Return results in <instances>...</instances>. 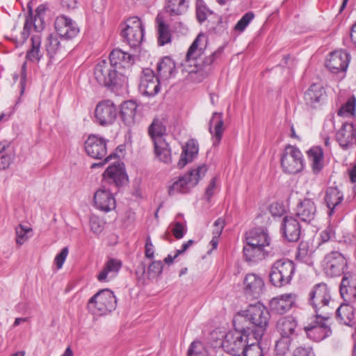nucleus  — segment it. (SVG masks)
I'll list each match as a JSON object with an SVG mask.
<instances>
[{
    "label": "nucleus",
    "mask_w": 356,
    "mask_h": 356,
    "mask_svg": "<svg viewBox=\"0 0 356 356\" xmlns=\"http://www.w3.org/2000/svg\"><path fill=\"white\" fill-rule=\"evenodd\" d=\"M270 313L260 302L250 305L247 309L242 311L234 319V327L248 330L254 340H261L267 328Z\"/></svg>",
    "instance_id": "f257e3e1"
},
{
    "label": "nucleus",
    "mask_w": 356,
    "mask_h": 356,
    "mask_svg": "<svg viewBox=\"0 0 356 356\" xmlns=\"http://www.w3.org/2000/svg\"><path fill=\"white\" fill-rule=\"evenodd\" d=\"M94 76L99 85L112 90L127 87L128 76L118 71L111 62L105 60L99 61L94 69Z\"/></svg>",
    "instance_id": "f03ea898"
},
{
    "label": "nucleus",
    "mask_w": 356,
    "mask_h": 356,
    "mask_svg": "<svg viewBox=\"0 0 356 356\" xmlns=\"http://www.w3.org/2000/svg\"><path fill=\"white\" fill-rule=\"evenodd\" d=\"M252 338L248 330L238 329L235 327L234 330L228 332L222 342L223 350L233 356H241L246 346Z\"/></svg>",
    "instance_id": "7ed1b4c3"
},
{
    "label": "nucleus",
    "mask_w": 356,
    "mask_h": 356,
    "mask_svg": "<svg viewBox=\"0 0 356 356\" xmlns=\"http://www.w3.org/2000/svg\"><path fill=\"white\" fill-rule=\"evenodd\" d=\"M117 299L113 292L105 289L95 293L88 302V311L95 315H104L115 309Z\"/></svg>",
    "instance_id": "20e7f679"
},
{
    "label": "nucleus",
    "mask_w": 356,
    "mask_h": 356,
    "mask_svg": "<svg viewBox=\"0 0 356 356\" xmlns=\"http://www.w3.org/2000/svg\"><path fill=\"white\" fill-rule=\"evenodd\" d=\"M330 290L324 282L315 284L309 293L308 302L314 309L316 314L330 315Z\"/></svg>",
    "instance_id": "39448f33"
},
{
    "label": "nucleus",
    "mask_w": 356,
    "mask_h": 356,
    "mask_svg": "<svg viewBox=\"0 0 356 356\" xmlns=\"http://www.w3.org/2000/svg\"><path fill=\"white\" fill-rule=\"evenodd\" d=\"M294 263L288 259L276 261L271 267L270 281L276 287H281L290 283L295 273Z\"/></svg>",
    "instance_id": "423d86ee"
},
{
    "label": "nucleus",
    "mask_w": 356,
    "mask_h": 356,
    "mask_svg": "<svg viewBox=\"0 0 356 356\" xmlns=\"http://www.w3.org/2000/svg\"><path fill=\"white\" fill-rule=\"evenodd\" d=\"M315 320L305 327L307 336L314 341H321L332 334L329 325L330 315L316 314Z\"/></svg>",
    "instance_id": "0eeeda50"
},
{
    "label": "nucleus",
    "mask_w": 356,
    "mask_h": 356,
    "mask_svg": "<svg viewBox=\"0 0 356 356\" xmlns=\"http://www.w3.org/2000/svg\"><path fill=\"white\" fill-rule=\"evenodd\" d=\"M282 170L287 174H296L304 167L302 154L297 147L287 145L281 157Z\"/></svg>",
    "instance_id": "6e6552de"
},
{
    "label": "nucleus",
    "mask_w": 356,
    "mask_h": 356,
    "mask_svg": "<svg viewBox=\"0 0 356 356\" xmlns=\"http://www.w3.org/2000/svg\"><path fill=\"white\" fill-rule=\"evenodd\" d=\"M122 36L130 47H138L144 38V26L140 19L136 16L129 17L122 30Z\"/></svg>",
    "instance_id": "1a4fd4ad"
},
{
    "label": "nucleus",
    "mask_w": 356,
    "mask_h": 356,
    "mask_svg": "<svg viewBox=\"0 0 356 356\" xmlns=\"http://www.w3.org/2000/svg\"><path fill=\"white\" fill-rule=\"evenodd\" d=\"M347 266V259L338 251H332L327 254L323 260L324 270L331 277L343 274Z\"/></svg>",
    "instance_id": "9d476101"
},
{
    "label": "nucleus",
    "mask_w": 356,
    "mask_h": 356,
    "mask_svg": "<svg viewBox=\"0 0 356 356\" xmlns=\"http://www.w3.org/2000/svg\"><path fill=\"white\" fill-rule=\"evenodd\" d=\"M118 115V108L109 99L99 102L95 111L96 122L101 126L112 124Z\"/></svg>",
    "instance_id": "9b49d317"
},
{
    "label": "nucleus",
    "mask_w": 356,
    "mask_h": 356,
    "mask_svg": "<svg viewBox=\"0 0 356 356\" xmlns=\"http://www.w3.org/2000/svg\"><path fill=\"white\" fill-rule=\"evenodd\" d=\"M159 78L155 76L154 72L145 68L143 70L139 84L140 92L148 97L156 95L160 90Z\"/></svg>",
    "instance_id": "f8f14e48"
},
{
    "label": "nucleus",
    "mask_w": 356,
    "mask_h": 356,
    "mask_svg": "<svg viewBox=\"0 0 356 356\" xmlns=\"http://www.w3.org/2000/svg\"><path fill=\"white\" fill-rule=\"evenodd\" d=\"M86 154L91 158L102 159L107 154L106 140L96 134H90L85 141Z\"/></svg>",
    "instance_id": "ddd939ff"
},
{
    "label": "nucleus",
    "mask_w": 356,
    "mask_h": 356,
    "mask_svg": "<svg viewBox=\"0 0 356 356\" xmlns=\"http://www.w3.org/2000/svg\"><path fill=\"white\" fill-rule=\"evenodd\" d=\"M109 60L118 71L125 73L127 76L129 75L130 68L135 62L134 56L120 49H115L111 52Z\"/></svg>",
    "instance_id": "4468645a"
},
{
    "label": "nucleus",
    "mask_w": 356,
    "mask_h": 356,
    "mask_svg": "<svg viewBox=\"0 0 356 356\" xmlns=\"http://www.w3.org/2000/svg\"><path fill=\"white\" fill-rule=\"evenodd\" d=\"M296 215L300 220L307 223L314 221L317 215V208L312 199L305 197L299 200L296 209Z\"/></svg>",
    "instance_id": "2eb2a0df"
},
{
    "label": "nucleus",
    "mask_w": 356,
    "mask_h": 356,
    "mask_svg": "<svg viewBox=\"0 0 356 356\" xmlns=\"http://www.w3.org/2000/svg\"><path fill=\"white\" fill-rule=\"evenodd\" d=\"M339 292L345 302L356 305V274L348 273L343 275Z\"/></svg>",
    "instance_id": "dca6fc26"
},
{
    "label": "nucleus",
    "mask_w": 356,
    "mask_h": 356,
    "mask_svg": "<svg viewBox=\"0 0 356 356\" xmlns=\"http://www.w3.org/2000/svg\"><path fill=\"white\" fill-rule=\"evenodd\" d=\"M207 170V165L203 164L179 177V179L181 180L184 193H188L191 188L195 187L199 181L204 177Z\"/></svg>",
    "instance_id": "f3484780"
},
{
    "label": "nucleus",
    "mask_w": 356,
    "mask_h": 356,
    "mask_svg": "<svg viewBox=\"0 0 356 356\" xmlns=\"http://www.w3.org/2000/svg\"><path fill=\"white\" fill-rule=\"evenodd\" d=\"M54 26L57 33L66 39L74 38L79 32L76 22L63 15L57 17Z\"/></svg>",
    "instance_id": "a211bd4d"
},
{
    "label": "nucleus",
    "mask_w": 356,
    "mask_h": 356,
    "mask_svg": "<svg viewBox=\"0 0 356 356\" xmlns=\"http://www.w3.org/2000/svg\"><path fill=\"white\" fill-rule=\"evenodd\" d=\"M350 60V54L346 51L332 52L326 62L327 67L333 73L346 71Z\"/></svg>",
    "instance_id": "6ab92c4d"
},
{
    "label": "nucleus",
    "mask_w": 356,
    "mask_h": 356,
    "mask_svg": "<svg viewBox=\"0 0 356 356\" xmlns=\"http://www.w3.org/2000/svg\"><path fill=\"white\" fill-rule=\"evenodd\" d=\"M296 296L294 293H285L273 298L269 303L273 313L283 314L289 312L294 305Z\"/></svg>",
    "instance_id": "aec40b11"
},
{
    "label": "nucleus",
    "mask_w": 356,
    "mask_h": 356,
    "mask_svg": "<svg viewBox=\"0 0 356 356\" xmlns=\"http://www.w3.org/2000/svg\"><path fill=\"white\" fill-rule=\"evenodd\" d=\"M339 145L346 149L356 143V129L351 123H344L336 134Z\"/></svg>",
    "instance_id": "412c9836"
},
{
    "label": "nucleus",
    "mask_w": 356,
    "mask_h": 356,
    "mask_svg": "<svg viewBox=\"0 0 356 356\" xmlns=\"http://www.w3.org/2000/svg\"><path fill=\"white\" fill-rule=\"evenodd\" d=\"M94 202L97 209L108 212L115 208V200L113 194L104 188H99L94 194Z\"/></svg>",
    "instance_id": "4be33fe9"
},
{
    "label": "nucleus",
    "mask_w": 356,
    "mask_h": 356,
    "mask_svg": "<svg viewBox=\"0 0 356 356\" xmlns=\"http://www.w3.org/2000/svg\"><path fill=\"white\" fill-rule=\"evenodd\" d=\"M225 131L222 113L214 112L209 122V131L211 134L213 145H219Z\"/></svg>",
    "instance_id": "5701e85b"
},
{
    "label": "nucleus",
    "mask_w": 356,
    "mask_h": 356,
    "mask_svg": "<svg viewBox=\"0 0 356 356\" xmlns=\"http://www.w3.org/2000/svg\"><path fill=\"white\" fill-rule=\"evenodd\" d=\"M276 329L281 337L294 339L298 335L297 321L290 316L282 317L277 321Z\"/></svg>",
    "instance_id": "b1692460"
},
{
    "label": "nucleus",
    "mask_w": 356,
    "mask_h": 356,
    "mask_svg": "<svg viewBox=\"0 0 356 356\" xmlns=\"http://www.w3.org/2000/svg\"><path fill=\"white\" fill-rule=\"evenodd\" d=\"M282 229L285 238L291 242L297 241L300 238L301 228L300 223L294 217L285 216L282 220Z\"/></svg>",
    "instance_id": "393cba45"
},
{
    "label": "nucleus",
    "mask_w": 356,
    "mask_h": 356,
    "mask_svg": "<svg viewBox=\"0 0 356 356\" xmlns=\"http://www.w3.org/2000/svg\"><path fill=\"white\" fill-rule=\"evenodd\" d=\"M104 176L118 186H122L128 181L127 175L122 163L116 162L108 166L104 172Z\"/></svg>",
    "instance_id": "a878e982"
},
{
    "label": "nucleus",
    "mask_w": 356,
    "mask_h": 356,
    "mask_svg": "<svg viewBox=\"0 0 356 356\" xmlns=\"http://www.w3.org/2000/svg\"><path fill=\"white\" fill-rule=\"evenodd\" d=\"M243 284L245 293L254 298H257L260 296L264 287L263 280L254 273L247 274Z\"/></svg>",
    "instance_id": "bb28decb"
},
{
    "label": "nucleus",
    "mask_w": 356,
    "mask_h": 356,
    "mask_svg": "<svg viewBox=\"0 0 356 356\" xmlns=\"http://www.w3.org/2000/svg\"><path fill=\"white\" fill-rule=\"evenodd\" d=\"M324 96L323 88L318 84L314 83L305 92L304 101L308 107L316 108L321 105Z\"/></svg>",
    "instance_id": "cd10ccee"
},
{
    "label": "nucleus",
    "mask_w": 356,
    "mask_h": 356,
    "mask_svg": "<svg viewBox=\"0 0 356 356\" xmlns=\"http://www.w3.org/2000/svg\"><path fill=\"white\" fill-rule=\"evenodd\" d=\"M206 49V40L203 34H199L190 46L186 58L188 62H192L191 65L198 61L201 56L203 55Z\"/></svg>",
    "instance_id": "c85d7f7f"
},
{
    "label": "nucleus",
    "mask_w": 356,
    "mask_h": 356,
    "mask_svg": "<svg viewBox=\"0 0 356 356\" xmlns=\"http://www.w3.org/2000/svg\"><path fill=\"white\" fill-rule=\"evenodd\" d=\"M350 304H341L337 309L336 314L341 323L353 327L356 325V308Z\"/></svg>",
    "instance_id": "c756f323"
},
{
    "label": "nucleus",
    "mask_w": 356,
    "mask_h": 356,
    "mask_svg": "<svg viewBox=\"0 0 356 356\" xmlns=\"http://www.w3.org/2000/svg\"><path fill=\"white\" fill-rule=\"evenodd\" d=\"M327 207L329 209L328 215L332 216L334 210L343 200V193L338 187H329L327 188L324 197Z\"/></svg>",
    "instance_id": "7c9ffc66"
},
{
    "label": "nucleus",
    "mask_w": 356,
    "mask_h": 356,
    "mask_svg": "<svg viewBox=\"0 0 356 356\" xmlns=\"http://www.w3.org/2000/svg\"><path fill=\"white\" fill-rule=\"evenodd\" d=\"M243 254L245 259L250 262H258L266 259L270 253L266 248L245 243L243 247Z\"/></svg>",
    "instance_id": "2f4dec72"
},
{
    "label": "nucleus",
    "mask_w": 356,
    "mask_h": 356,
    "mask_svg": "<svg viewBox=\"0 0 356 356\" xmlns=\"http://www.w3.org/2000/svg\"><path fill=\"white\" fill-rule=\"evenodd\" d=\"M122 263L120 260L110 259L105 264L102 270L97 275V280L102 282H108L113 279L120 270Z\"/></svg>",
    "instance_id": "473e14b6"
},
{
    "label": "nucleus",
    "mask_w": 356,
    "mask_h": 356,
    "mask_svg": "<svg viewBox=\"0 0 356 356\" xmlns=\"http://www.w3.org/2000/svg\"><path fill=\"white\" fill-rule=\"evenodd\" d=\"M198 144L194 139L189 140L183 147V151L178 162L179 168H184L188 162H191L198 154Z\"/></svg>",
    "instance_id": "72a5a7b5"
},
{
    "label": "nucleus",
    "mask_w": 356,
    "mask_h": 356,
    "mask_svg": "<svg viewBox=\"0 0 356 356\" xmlns=\"http://www.w3.org/2000/svg\"><path fill=\"white\" fill-rule=\"evenodd\" d=\"M245 240L250 245L264 248L269 247L270 243V238L268 233L261 229H256L248 232Z\"/></svg>",
    "instance_id": "f704fd0d"
},
{
    "label": "nucleus",
    "mask_w": 356,
    "mask_h": 356,
    "mask_svg": "<svg viewBox=\"0 0 356 356\" xmlns=\"http://www.w3.org/2000/svg\"><path fill=\"white\" fill-rule=\"evenodd\" d=\"M190 0H165V10L170 16L177 17L185 14Z\"/></svg>",
    "instance_id": "c9c22d12"
},
{
    "label": "nucleus",
    "mask_w": 356,
    "mask_h": 356,
    "mask_svg": "<svg viewBox=\"0 0 356 356\" xmlns=\"http://www.w3.org/2000/svg\"><path fill=\"white\" fill-rule=\"evenodd\" d=\"M137 107L136 103L134 101H127L122 104L120 115L127 126H131L135 123Z\"/></svg>",
    "instance_id": "e433bc0d"
},
{
    "label": "nucleus",
    "mask_w": 356,
    "mask_h": 356,
    "mask_svg": "<svg viewBox=\"0 0 356 356\" xmlns=\"http://www.w3.org/2000/svg\"><path fill=\"white\" fill-rule=\"evenodd\" d=\"M44 17L35 15L34 16V18H33L31 15L27 17L22 33V38L24 40L28 38L32 27H33L35 31L37 32L36 34H40V32L42 31L44 27Z\"/></svg>",
    "instance_id": "4c0bfd02"
},
{
    "label": "nucleus",
    "mask_w": 356,
    "mask_h": 356,
    "mask_svg": "<svg viewBox=\"0 0 356 356\" xmlns=\"http://www.w3.org/2000/svg\"><path fill=\"white\" fill-rule=\"evenodd\" d=\"M31 40V47L26 52V58L31 62L38 63L42 57V52L40 50L42 42L41 35H33Z\"/></svg>",
    "instance_id": "58836bf2"
},
{
    "label": "nucleus",
    "mask_w": 356,
    "mask_h": 356,
    "mask_svg": "<svg viewBox=\"0 0 356 356\" xmlns=\"http://www.w3.org/2000/svg\"><path fill=\"white\" fill-rule=\"evenodd\" d=\"M156 157L161 162L170 163L172 161L171 149L165 140H156L153 143Z\"/></svg>",
    "instance_id": "ea45409f"
},
{
    "label": "nucleus",
    "mask_w": 356,
    "mask_h": 356,
    "mask_svg": "<svg viewBox=\"0 0 356 356\" xmlns=\"http://www.w3.org/2000/svg\"><path fill=\"white\" fill-rule=\"evenodd\" d=\"M165 132L166 127L161 119L154 118L148 127V134L153 143L156 140H165L163 137Z\"/></svg>",
    "instance_id": "a19ab883"
},
{
    "label": "nucleus",
    "mask_w": 356,
    "mask_h": 356,
    "mask_svg": "<svg viewBox=\"0 0 356 356\" xmlns=\"http://www.w3.org/2000/svg\"><path fill=\"white\" fill-rule=\"evenodd\" d=\"M156 70L160 78L168 79L175 74V64L170 57L166 56L158 63Z\"/></svg>",
    "instance_id": "79ce46f5"
},
{
    "label": "nucleus",
    "mask_w": 356,
    "mask_h": 356,
    "mask_svg": "<svg viewBox=\"0 0 356 356\" xmlns=\"http://www.w3.org/2000/svg\"><path fill=\"white\" fill-rule=\"evenodd\" d=\"M222 50L219 49L210 54L209 56L204 57L202 60L194 63L193 65L196 67L199 72H204L207 74L211 72L213 68V64L215 60L221 54Z\"/></svg>",
    "instance_id": "37998d69"
},
{
    "label": "nucleus",
    "mask_w": 356,
    "mask_h": 356,
    "mask_svg": "<svg viewBox=\"0 0 356 356\" xmlns=\"http://www.w3.org/2000/svg\"><path fill=\"white\" fill-rule=\"evenodd\" d=\"M45 49L48 56L50 58L57 54L63 56L65 54L63 47L60 43L58 37L54 34H49L45 42Z\"/></svg>",
    "instance_id": "c03bdc74"
},
{
    "label": "nucleus",
    "mask_w": 356,
    "mask_h": 356,
    "mask_svg": "<svg viewBox=\"0 0 356 356\" xmlns=\"http://www.w3.org/2000/svg\"><path fill=\"white\" fill-rule=\"evenodd\" d=\"M158 30V44L163 46L171 41V34L169 26L165 23L163 18L160 15L156 18Z\"/></svg>",
    "instance_id": "a18cd8bd"
},
{
    "label": "nucleus",
    "mask_w": 356,
    "mask_h": 356,
    "mask_svg": "<svg viewBox=\"0 0 356 356\" xmlns=\"http://www.w3.org/2000/svg\"><path fill=\"white\" fill-rule=\"evenodd\" d=\"M308 157L312 161V168L315 174L318 173L323 168V151L319 147H313L307 152Z\"/></svg>",
    "instance_id": "49530a36"
},
{
    "label": "nucleus",
    "mask_w": 356,
    "mask_h": 356,
    "mask_svg": "<svg viewBox=\"0 0 356 356\" xmlns=\"http://www.w3.org/2000/svg\"><path fill=\"white\" fill-rule=\"evenodd\" d=\"M355 108L356 98L355 97H351L339 110L338 115L341 116L354 117L355 115Z\"/></svg>",
    "instance_id": "de8ad7c7"
},
{
    "label": "nucleus",
    "mask_w": 356,
    "mask_h": 356,
    "mask_svg": "<svg viewBox=\"0 0 356 356\" xmlns=\"http://www.w3.org/2000/svg\"><path fill=\"white\" fill-rule=\"evenodd\" d=\"M188 356H209L207 350L200 341H194L191 343L188 350Z\"/></svg>",
    "instance_id": "09e8293b"
},
{
    "label": "nucleus",
    "mask_w": 356,
    "mask_h": 356,
    "mask_svg": "<svg viewBox=\"0 0 356 356\" xmlns=\"http://www.w3.org/2000/svg\"><path fill=\"white\" fill-rule=\"evenodd\" d=\"M252 341L248 343L243 354V356H263V350L259 345V341Z\"/></svg>",
    "instance_id": "8fccbe9b"
},
{
    "label": "nucleus",
    "mask_w": 356,
    "mask_h": 356,
    "mask_svg": "<svg viewBox=\"0 0 356 356\" xmlns=\"http://www.w3.org/2000/svg\"><path fill=\"white\" fill-rule=\"evenodd\" d=\"M310 254L308 243L306 242L300 243L296 254V259L309 264L311 263Z\"/></svg>",
    "instance_id": "3c124183"
},
{
    "label": "nucleus",
    "mask_w": 356,
    "mask_h": 356,
    "mask_svg": "<svg viewBox=\"0 0 356 356\" xmlns=\"http://www.w3.org/2000/svg\"><path fill=\"white\" fill-rule=\"evenodd\" d=\"M293 340V339L288 338L285 339L284 337H281L280 339L276 341L275 346V351L276 354L280 356L285 355L289 352Z\"/></svg>",
    "instance_id": "603ef678"
},
{
    "label": "nucleus",
    "mask_w": 356,
    "mask_h": 356,
    "mask_svg": "<svg viewBox=\"0 0 356 356\" xmlns=\"http://www.w3.org/2000/svg\"><path fill=\"white\" fill-rule=\"evenodd\" d=\"M163 264L161 261H152L147 269V275L149 279L159 277L163 271Z\"/></svg>",
    "instance_id": "864d4df0"
},
{
    "label": "nucleus",
    "mask_w": 356,
    "mask_h": 356,
    "mask_svg": "<svg viewBox=\"0 0 356 356\" xmlns=\"http://www.w3.org/2000/svg\"><path fill=\"white\" fill-rule=\"evenodd\" d=\"M32 231L31 227H25L22 225H19L15 228L16 234V243L18 245H22L29 238L27 234Z\"/></svg>",
    "instance_id": "5fc2aeb1"
},
{
    "label": "nucleus",
    "mask_w": 356,
    "mask_h": 356,
    "mask_svg": "<svg viewBox=\"0 0 356 356\" xmlns=\"http://www.w3.org/2000/svg\"><path fill=\"white\" fill-rule=\"evenodd\" d=\"M254 17V14L252 12L246 13L236 23L234 26V29L239 32H243Z\"/></svg>",
    "instance_id": "6e6d98bb"
},
{
    "label": "nucleus",
    "mask_w": 356,
    "mask_h": 356,
    "mask_svg": "<svg viewBox=\"0 0 356 356\" xmlns=\"http://www.w3.org/2000/svg\"><path fill=\"white\" fill-rule=\"evenodd\" d=\"M8 147V144L0 143V170L7 168L11 162L10 156L4 152Z\"/></svg>",
    "instance_id": "4d7b16f0"
},
{
    "label": "nucleus",
    "mask_w": 356,
    "mask_h": 356,
    "mask_svg": "<svg viewBox=\"0 0 356 356\" xmlns=\"http://www.w3.org/2000/svg\"><path fill=\"white\" fill-rule=\"evenodd\" d=\"M208 13H211L204 5V1L197 0L196 3V16L200 23L206 20Z\"/></svg>",
    "instance_id": "13d9d810"
},
{
    "label": "nucleus",
    "mask_w": 356,
    "mask_h": 356,
    "mask_svg": "<svg viewBox=\"0 0 356 356\" xmlns=\"http://www.w3.org/2000/svg\"><path fill=\"white\" fill-rule=\"evenodd\" d=\"M293 356H315V353L310 346H299L293 350Z\"/></svg>",
    "instance_id": "bf43d9fd"
},
{
    "label": "nucleus",
    "mask_w": 356,
    "mask_h": 356,
    "mask_svg": "<svg viewBox=\"0 0 356 356\" xmlns=\"http://www.w3.org/2000/svg\"><path fill=\"white\" fill-rule=\"evenodd\" d=\"M90 225L91 231L96 234L101 233L103 230V223L97 217H92L90 220Z\"/></svg>",
    "instance_id": "052dcab7"
},
{
    "label": "nucleus",
    "mask_w": 356,
    "mask_h": 356,
    "mask_svg": "<svg viewBox=\"0 0 356 356\" xmlns=\"http://www.w3.org/2000/svg\"><path fill=\"white\" fill-rule=\"evenodd\" d=\"M68 254V248L67 247L63 248L60 252L56 255L54 259V262L58 269L61 268L66 257Z\"/></svg>",
    "instance_id": "680f3d73"
},
{
    "label": "nucleus",
    "mask_w": 356,
    "mask_h": 356,
    "mask_svg": "<svg viewBox=\"0 0 356 356\" xmlns=\"http://www.w3.org/2000/svg\"><path fill=\"white\" fill-rule=\"evenodd\" d=\"M225 226V221L223 218H218L213 223V235L216 237H220Z\"/></svg>",
    "instance_id": "e2e57ef3"
},
{
    "label": "nucleus",
    "mask_w": 356,
    "mask_h": 356,
    "mask_svg": "<svg viewBox=\"0 0 356 356\" xmlns=\"http://www.w3.org/2000/svg\"><path fill=\"white\" fill-rule=\"evenodd\" d=\"M168 194L170 196L175 195L178 193H184L181 188V180L179 179L174 181L171 185L168 186Z\"/></svg>",
    "instance_id": "0e129e2a"
},
{
    "label": "nucleus",
    "mask_w": 356,
    "mask_h": 356,
    "mask_svg": "<svg viewBox=\"0 0 356 356\" xmlns=\"http://www.w3.org/2000/svg\"><path fill=\"white\" fill-rule=\"evenodd\" d=\"M321 238L323 242H327L335 238V229L332 226L327 227L321 234Z\"/></svg>",
    "instance_id": "69168bd1"
},
{
    "label": "nucleus",
    "mask_w": 356,
    "mask_h": 356,
    "mask_svg": "<svg viewBox=\"0 0 356 356\" xmlns=\"http://www.w3.org/2000/svg\"><path fill=\"white\" fill-rule=\"evenodd\" d=\"M172 232L174 236L176 238L180 239L184 237L186 230L182 223L177 222L175 224V226L172 228Z\"/></svg>",
    "instance_id": "338daca9"
},
{
    "label": "nucleus",
    "mask_w": 356,
    "mask_h": 356,
    "mask_svg": "<svg viewBox=\"0 0 356 356\" xmlns=\"http://www.w3.org/2000/svg\"><path fill=\"white\" fill-rule=\"evenodd\" d=\"M154 245L151 241V238L149 236H147L146 238L145 243V257L148 259H152L154 257Z\"/></svg>",
    "instance_id": "774afa93"
}]
</instances>
